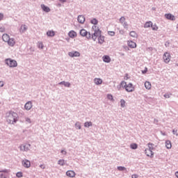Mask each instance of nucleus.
I'll use <instances>...</instances> for the list:
<instances>
[{
    "label": "nucleus",
    "instance_id": "nucleus-1",
    "mask_svg": "<svg viewBox=\"0 0 178 178\" xmlns=\"http://www.w3.org/2000/svg\"><path fill=\"white\" fill-rule=\"evenodd\" d=\"M6 119L9 124H15L19 121V115H17V113L10 111L6 113Z\"/></svg>",
    "mask_w": 178,
    "mask_h": 178
},
{
    "label": "nucleus",
    "instance_id": "nucleus-2",
    "mask_svg": "<svg viewBox=\"0 0 178 178\" xmlns=\"http://www.w3.org/2000/svg\"><path fill=\"white\" fill-rule=\"evenodd\" d=\"M92 29L94 31V33L92 34V40H93V41H96L97 38L102 34V31L97 26H93Z\"/></svg>",
    "mask_w": 178,
    "mask_h": 178
},
{
    "label": "nucleus",
    "instance_id": "nucleus-3",
    "mask_svg": "<svg viewBox=\"0 0 178 178\" xmlns=\"http://www.w3.org/2000/svg\"><path fill=\"white\" fill-rule=\"evenodd\" d=\"M154 143H149L147 144V147L149 149H146L145 150V155H147V156H150V158H154V149H155V147H154Z\"/></svg>",
    "mask_w": 178,
    "mask_h": 178
},
{
    "label": "nucleus",
    "instance_id": "nucleus-4",
    "mask_svg": "<svg viewBox=\"0 0 178 178\" xmlns=\"http://www.w3.org/2000/svg\"><path fill=\"white\" fill-rule=\"evenodd\" d=\"M5 63L7 66H9V67H17V61L12 58H6Z\"/></svg>",
    "mask_w": 178,
    "mask_h": 178
},
{
    "label": "nucleus",
    "instance_id": "nucleus-5",
    "mask_svg": "<svg viewBox=\"0 0 178 178\" xmlns=\"http://www.w3.org/2000/svg\"><path fill=\"white\" fill-rule=\"evenodd\" d=\"M124 88L125 89L127 92H133L134 91V88L133 87V83H125L124 85Z\"/></svg>",
    "mask_w": 178,
    "mask_h": 178
},
{
    "label": "nucleus",
    "instance_id": "nucleus-6",
    "mask_svg": "<svg viewBox=\"0 0 178 178\" xmlns=\"http://www.w3.org/2000/svg\"><path fill=\"white\" fill-rule=\"evenodd\" d=\"M163 59L165 63H169L170 62V54L169 52H165L163 55Z\"/></svg>",
    "mask_w": 178,
    "mask_h": 178
},
{
    "label": "nucleus",
    "instance_id": "nucleus-7",
    "mask_svg": "<svg viewBox=\"0 0 178 178\" xmlns=\"http://www.w3.org/2000/svg\"><path fill=\"white\" fill-rule=\"evenodd\" d=\"M31 148V145H30L29 143L22 145L20 146L21 151H25L26 152H27V151H30Z\"/></svg>",
    "mask_w": 178,
    "mask_h": 178
},
{
    "label": "nucleus",
    "instance_id": "nucleus-8",
    "mask_svg": "<svg viewBox=\"0 0 178 178\" xmlns=\"http://www.w3.org/2000/svg\"><path fill=\"white\" fill-rule=\"evenodd\" d=\"M68 55L71 57V58H79V56H80V52L75 51H70L68 53Z\"/></svg>",
    "mask_w": 178,
    "mask_h": 178
},
{
    "label": "nucleus",
    "instance_id": "nucleus-9",
    "mask_svg": "<svg viewBox=\"0 0 178 178\" xmlns=\"http://www.w3.org/2000/svg\"><path fill=\"white\" fill-rule=\"evenodd\" d=\"M22 165L24 166V168H30V166H31V163L30 162V161L25 159L22 161Z\"/></svg>",
    "mask_w": 178,
    "mask_h": 178
},
{
    "label": "nucleus",
    "instance_id": "nucleus-10",
    "mask_svg": "<svg viewBox=\"0 0 178 178\" xmlns=\"http://www.w3.org/2000/svg\"><path fill=\"white\" fill-rule=\"evenodd\" d=\"M33 108V102L31 101L27 102L24 105V108L26 111H30Z\"/></svg>",
    "mask_w": 178,
    "mask_h": 178
},
{
    "label": "nucleus",
    "instance_id": "nucleus-11",
    "mask_svg": "<svg viewBox=\"0 0 178 178\" xmlns=\"http://www.w3.org/2000/svg\"><path fill=\"white\" fill-rule=\"evenodd\" d=\"M29 27H27L26 24H22L21 25L19 33L21 34H23L24 33H26V31H27Z\"/></svg>",
    "mask_w": 178,
    "mask_h": 178
},
{
    "label": "nucleus",
    "instance_id": "nucleus-12",
    "mask_svg": "<svg viewBox=\"0 0 178 178\" xmlns=\"http://www.w3.org/2000/svg\"><path fill=\"white\" fill-rule=\"evenodd\" d=\"M7 44L9 45V47H15V44H16L15 42V38H10L7 41Z\"/></svg>",
    "mask_w": 178,
    "mask_h": 178
},
{
    "label": "nucleus",
    "instance_id": "nucleus-13",
    "mask_svg": "<svg viewBox=\"0 0 178 178\" xmlns=\"http://www.w3.org/2000/svg\"><path fill=\"white\" fill-rule=\"evenodd\" d=\"M98 44H100V45H102L104 42H105V36H102V34L100 35L98 38Z\"/></svg>",
    "mask_w": 178,
    "mask_h": 178
},
{
    "label": "nucleus",
    "instance_id": "nucleus-14",
    "mask_svg": "<svg viewBox=\"0 0 178 178\" xmlns=\"http://www.w3.org/2000/svg\"><path fill=\"white\" fill-rule=\"evenodd\" d=\"M77 21L81 24H84V22H86V17H84L83 15H79L77 17Z\"/></svg>",
    "mask_w": 178,
    "mask_h": 178
},
{
    "label": "nucleus",
    "instance_id": "nucleus-15",
    "mask_svg": "<svg viewBox=\"0 0 178 178\" xmlns=\"http://www.w3.org/2000/svg\"><path fill=\"white\" fill-rule=\"evenodd\" d=\"M41 8L43 12H46V13H49V12H51V8H49V7H48L47 6H45V4H41Z\"/></svg>",
    "mask_w": 178,
    "mask_h": 178
},
{
    "label": "nucleus",
    "instance_id": "nucleus-16",
    "mask_svg": "<svg viewBox=\"0 0 178 178\" xmlns=\"http://www.w3.org/2000/svg\"><path fill=\"white\" fill-rule=\"evenodd\" d=\"M68 35L70 38H75V37H77V33L74 31H70L68 33Z\"/></svg>",
    "mask_w": 178,
    "mask_h": 178
},
{
    "label": "nucleus",
    "instance_id": "nucleus-17",
    "mask_svg": "<svg viewBox=\"0 0 178 178\" xmlns=\"http://www.w3.org/2000/svg\"><path fill=\"white\" fill-rule=\"evenodd\" d=\"M66 175L68 176V177H74L76 172L73 170H68L66 172Z\"/></svg>",
    "mask_w": 178,
    "mask_h": 178
},
{
    "label": "nucleus",
    "instance_id": "nucleus-18",
    "mask_svg": "<svg viewBox=\"0 0 178 178\" xmlns=\"http://www.w3.org/2000/svg\"><path fill=\"white\" fill-rule=\"evenodd\" d=\"M127 44L129 48H137V44L132 40L128 41Z\"/></svg>",
    "mask_w": 178,
    "mask_h": 178
},
{
    "label": "nucleus",
    "instance_id": "nucleus-19",
    "mask_svg": "<svg viewBox=\"0 0 178 178\" xmlns=\"http://www.w3.org/2000/svg\"><path fill=\"white\" fill-rule=\"evenodd\" d=\"M165 19H168V20H175V15H173L170 13L165 14Z\"/></svg>",
    "mask_w": 178,
    "mask_h": 178
},
{
    "label": "nucleus",
    "instance_id": "nucleus-20",
    "mask_svg": "<svg viewBox=\"0 0 178 178\" xmlns=\"http://www.w3.org/2000/svg\"><path fill=\"white\" fill-rule=\"evenodd\" d=\"M102 59H103V62H105V63H110L111 62V57L109 56H104L102 57Z\"/></svg>",
    "mask_w": 178,
    "mask_h": 178
},
{
    "label": "nucleus",
    "instance_id": "nucleus-21",
    "mask_svg": "<svg viewBox=\"0 0 178 178\" xmlns=\"http://www.w3.org/2000/svg\"><path fill=\"white\" fill-rule=\"evenodd\" d=\"M58 85L59 86H63L67 87V88L70 87V82H66L65 81H63L58 83Z\"/></svg>",
    "mask_w": 178,
    "mask_h": 178
},
{
    "label": "nucleus",
    "instance_id": "nucleus-22",
    "mask_svg": "<svg viewBox=\"0 0 178 178\" xmlns=\"http://www.w3.org/2000/svg\"><path fill=\"white\" fill-rule=\"evenodd\" d=\"M10 38V36L9 35L4 33L2 36V40L4 41V42H7V41Z\"/></svg>",
    "mask_w": 178,
    "mask_h": 178
},
{
    "label": "nucleus",
    "instance_id": "nucleus-23",
    "mask_svg": "<svg viewBox=\"0 0 178 178\" xmlns=\"http://www.w3.org/2000/svg\"><path fill=\"white\" fill-rule=\"evenodd\" d=\"M79 34L82 37H86V35H87V34H88V31H86V29H83L80 31Z\"/></svg>",
    "mask_w": 178,
    "mask_h": 178
},
{
    "label": "nucleus",
    "instance_id": "nucleus-24",
    "mask_svg": "<svg viewBox=\"0 0 178 178\" xmlns=\"http://www.w3.org/2000/svg\"><path fill=\"white\" fill-rule=\"evenodd\" d=\"M165 147L167 149H170V148H172V142H170V140H166Z\"/></svg>",
    "mask_w": 178,
    "mask_h": 178
},
{
    "label": "nucleus",
    "instance_id": "nucleus-25",
    "mask_svg": "<svg viewBox=\"0 0 178 178\" xmlns=\"http://www.w3.org/2000/svg\"><path fill=\"white\" fill-rule=\"evenodd\" d=\"M47 37H54L55 36V31H48L47 32Z\"/></svg>",
    "mask_w": 178,
    "mask_h": 178
},
{
    "label": "nucleus",
    "instance_id": "nucleus-26",
    "mask_svg": "<svg viewBox=\"0 0 178 178\" xmlns=\"http://www.w3.org/2000/svg\"><path fill=\"white\" fill-rule=\"evenodd\" d=\"M94 81H95V83L97 86H99V84H102V79L95 78Z\"/></svg>",
    "mask_w": 178,
    "mask_h": 178
},
{
    "label": "nucleus",
    "instance_id": "nucleus-27",
    "mask_svg": "<svg viewBox=\"0 0 178 178\" xmlns=\"http://www.w3.org/2000/svg\"><path fill=\"white\" fill-rule=\"evenodd\" d=\"M118 170H119L120 172H124V170L126 172H127V168H126V167L124 166H118L117 167Z\"/></svg>",
    "mask_w": 178,
    "mask_h": 178
},
{
    "label": "nucleus",
    "instance_id": "nucleus-28",
    "mask_svg": "<svg viewBox=\"0 0 178 178\" xmlns=\"http://www.w3.org/2000/svg\"><path fill=\"white\" fill-rule=\"evenodd\" d=\"M151 26H152V22L149 21V22H145L144 27L145 29H148L149 27H151Z\"/></svg>",
    "mask_w": 178,
    "mask_h": 178
},
{
    "label": "nucleus",
    "instance_id": "nucleus-29",
    "mask_svg": "<svg viewBox=\"0 0 178 178\" xmlns=\"http://www.w3.org/2000/svg\"><path fill=\"white\" fill-rule=\"evenodd\" d=\"M91 126H92V122L91 121L86 122L84 123V127H87L88 129V127H91Z\"/></svg>",
    "mask_w": 178,
    "mask_h": 178
},
{
    "label": "nucleus",
    "instance_id": "nucleus-30",
    "mask_svg": "<svg viewBox=\"0 0 178 178\" xmlns=\"http://www.w3.org/2000/svg\"><path fill=\"white\" fill-rule=\"evenodd\" d=\"M130 148L131 149H137V148H138V145H137V143H132L130 145Z\"/></svg>",
    "mask_w": 178,
    "mask_h": 178
},
{
    "label": "nucleus",
    "instance_id": "nucleus-31",
    "mask_svg": "<svg viewBox=\"0 0 178 178\" xmlns=\"http://www.w3.org/2000/svg\"><path fill=\"white\" fill-rule=\"evenodd\" d=\"M90 23L94 24V26H97L96 24H98V19H97V18H93L90 20Z\"/></svg>",
    "mask_w": 178,
    "mask_h": 178
},
{
    "label": "nucleus",
    "instance_id": "nucleus-32",
    "mask_svg": "<svg viewBox=\"0 0 178 178\" xmlns=\"http://www.w3.org/2000/svg\"><path fill=\"white\" fill-rule=\"evenodd\" d=\"M65 160L64 159H59L58 161V165H60V166H65Z\"/></svg>",
    "mask_w": 178,
    "mask_h": 178
},
{
    "label": "nucleus",
    "instance_id": "nucleus-33",
    "mask_svg": "<svg viewBox=\"0 0 178 178\" xmlns=\"http://www.w3.org/2000/svg\"><path fill=\"white\" fill-rule=\"evenodd\" d=\"M129 35L131 37H133L134 38H137V33H136V31H131L130 33H129Z\"/></svg>",
    "mask_w": 178,
    "mask_h": 178
},
{
    "label": "nucleus",
    "instance_id": "nucleus-34",
    "mask_svg": "<svg viewBox=\"0 0 178 178\" xmlns=\"http://www.w3.org/2000/svg\"><path fill=\"white\" fill-rule=\"evenodd\" d=\"M145 87L147 90H151V83L149 82H145Z\"/></svg>",
    "mask_w": 178,
    "mask_h": 178
},
{
    "label": "nucleus",
    "instance_id": "nucleus-35",
    "mask_svg": "<svg viewBox=\"0 0 178 178\" xmlns=\"http://www.w3.org/2000/svg\"><path fill=\"white\" fill-rule=\"evenodd\" d=\"M120 104H121V108H124V106H126V101H124V99H121Z\"/></svg>",
    "mask_w": 178,
    "mask_h": 178
},
{
    "label": "nucleus",
    "instance_id": "nucleus-36",
    "mask_svg": "<svg viewBox=\"0 0 178 178\" xmlns=\"http://www.w3.org/2000/svg\"><path fill=\"white\" fill-rule=\"evenodd\" d=\"M151 27H152V29L154 31H156L158 30V26H156V24H152L151 25Z\"/></svg>",
    "mask_w": 178,
    "mask_h": 178
},
{
    "label": "nucleus",
    "instance_id": "nucleus-37",
    "mask_svg": "<svg viewBox=\"0 0 178 178\" xmlns=\"http://www.w3.org/2000/svg\"><path fill=\"white\" fill-rule=\"evenodd\" d=\"M75 127L78 129V130L81 129V125H80V122H77L75 123Z\"/></svg>",
    "mask_w": 178,
    "mask_h": 178
},
{
    "label": "nucleus",
    "instance_id": "nucleus-38",
    "mask_svg": "<svg viewBox=\"0 0 178 178\" xmlns=\"http://www.w3.org/2000/svg\"><path fill=\"white\" fill-rule=\"evenodd\" d=\"M107 98L110 101H115V99H113V96L111 94H108L107 95Z\"/></svg>",
    "mask_w": 178,
    "mask_h": 178
},
{
    "label": "nucleus",
    "instance_id": "nucleus-39",
    "mask_svg": "<svg viewBox=\"0 0 178 178\" xmlns=\"http://www.w3.org/2000/svg\"><path fill=\"white\" fill-rule=\"evenodd\" d=\"M108 35H111V37H115V31H108Z\"/></svg>",
    "mask_w": 178,
    "mask_h": 178
},
{
    "label": "nucleus",
    "instance_id": "nucleus-40",
    "mask_svg": "<svg viewBox=\"0 0 178 178\" xmlns=\"http://www.w3.org/2000/svg\"><path fill=\"white\" fill-rule=\"evenodd\" d=\"M85 37H86L88 40H90V38H92V34H90V32H88Z\"/></svg>",
    "mask_w": 178,
    "mask_h": 178
},
{
    "label": "nucleus",
    "instance_id": "nucleus-41",
    "mask_svg": "<svg viewBox=\"0 0 178 178\" xmlns=\"http://www.w3.org/2000/svg\"><path fill=\"white\" fill-rule=\"evenodd\" d=\"M16 176H17L18 178L23 177V172H18L16 173Z\"/></svg>",
    "mask_w": 178,
    "mask_h": 178
},
{
    "label": "nucleus",
    "instance_id": "nucleus-42",
    "mask_svg": "<svg viewBox=\"0 0 178 178\" xmlns=\"http://www.w3.org/2000/svg\"><path fill=\"white\" fill-rule=\"evenodd\" d=\"M126 84H127L126 81H122L121 83H120V87H122V88H124V86H126Z\"/></svg>",
    "mask_w": 178,
    "mask_h": 178
},
{
    "label": "nucleus",
    "instance_id": "nucleus-43",
    "mask_svg": "<svg viewBox=\"0 0 178 178\" xmlns=\"http://www.w3.org/2000/svg\"><path fill=\"white\" fill-rule=\"evenodd\" d=\"M124 20H126V18L124 17H121L120 18V22H121L122 24H123V23H124Z\"/></svg>",
    "mask_w": 178,
    "mask_h": 178
},
{
    "label": "nucleus",
    "instance_id": "nucleus-44",
    "mask_svg": "<svg viewBox=\"0 0 178 178\" xmlns=\"http://www.w3.org/2000/svg\"><path fill=\"white\" fill-rule=\"evenodd\" d=\"M123 27H124V29H128V27H129V24H127V22H123Z\"/></svg>",
    "mask_w": 178,
    "mask_h": 178
},
{
    "label": "nucleus",
    "instance_id": "nucleus-45",
    "mask_svg": "<svg viewBox=\"0 0 178 178\" xmlns=\"http://www.w3.org/2000/svg\"><path fill=\"white\" fill-rule=\"evenodd\" d=\"M148 72V68L147 67H145L144 70H142V74H145Z\"/></svg>",
    "mask_w": 178,
    "mask_h": 178
},
{
    "label": "nucleus",
    "instance_id": "nucleus-46",
    "mask_svg": "<svg viewBox=\"0 0 178 178\" xmlns=\"http://www.w3.org/2000/svg\"><path fill=\"white\" fill-rule=\"evenodd\" d=\"M38 48H40L41 49L44 48V44H42V42L39 43Z\"/></svg>",
    "mask_w": 178,
    "mask_h": 178
},
{
    "label": "nucleus",
    "instance_id": "nucleus-47",
    "mask_svg": "<svg viewBox=\"0 0 178 178\" xmlns=\"http://www.w3.org/2000/svg\"><path fill=\"white\" fill-rule=\"evenodd\" d=\"M8 172L9 170H8L7 169L0 170V173H8Z\"/></svg>",
    "mask_w": 178,
    "mask_h": 178
},
{
    "label": "nucleus",
    "instance_id": "nucleus-48",
    "mask_svg": "<svg viewBox=\"0 0 178 178\" xmlns=\"http://www.w3.org/2000/svg\"><path fill=\"white\" fill-rule=\"evenodd\" d=\"M172 134L175 135V136H178V133H177V130L176 129H173L172 130Z\"/></svg>",
    "mask_w": 178,
    "mask_h": 178
},
{
    "label": "nucleus",
    "instance_id": "nucleus-49",
    "mask_svg": "<svg viewBox=\"0 0 178 178\" xmlns=\"http://www.w3.org/2000/svg\"><path fill=\"white\" fill-rule=\"evenodd\" d=\"M170 45V42H169L168 41L165 42V47H166V48H168V47H169Z\"/></svg>",
    "mask_w": 178,
    "mask_h": 178
},
{
    "label": "nucleus",
    "instance_id": "nucleus-50",
    "mask_svg": "<svg viewBox=\"0 0 178 178\" xmlns=\"http://www.w3.org/2000/svg\"><path fill=\"white\" fill-rule=\"evenodd\" d=\"M26 122H27V123H31V120L29 118H26Z\"/></svg>",
    "mask_w": 178,
    "mask_h": 178
},
{
    "label": "nucleus",
    "instance_id": "nucleus-51",
    "mask_svg": "<svg viewBox=\"0 0 178 178\" xmlns=\"http://www.w3.org/2000/svg\"><path fill=\"white\" fill-rule=\"evenodd\" d=\"M60 152H61V154H63V155H66V154H67L66 150H61Z\"/></svg>",
    "mask_w": 178,
    "mask_h": 178
},
{
    "label": "nucleus",
    "instance_id": "nucleus-52",
    "mask_svg": "<svg viewBox=\"0 0 178 178\" xmlns=\"http://www.w3.org/2000/svg\"><path fill=\"white\" fill-rule=\"evenodd\" d=\"M164 97H165V98H170V95H169V94H165V95H164Z\"/></svg>",
    "mask_w": 178,
    "mask_h": 178
},
{
    "label": "nucleus",
    "instance_id": "nucleus-53",
    "mask_svg": "<svg viewBox=\"0 0 178 178\" xmlns=\"http://www.w3.org/2000/svg\"><path fill=\"white\" fill-rule=\"evenodd\" d=\"M131 178H138V176L134 174V175H132Z\"/></svg>",
    "mask_w": 178,
    "mask_h": 178
},
{
    "label": "nucleus",
    "instance_id": "nucleus-54",
    "mask_svg": "<svg viewBox=\"0 0 178 178\" xmlns=\"http://www.w3.org/2000/svg\"><path fill=\"white\" fill-rule=\"evenodd\" d=\"M2 19H3V14L0 13V22H1V20H2Z\"/></svg>",
    "mask_w": 178,
    "mask_h": 178
},
{
    "label": "nucleus",
    "instance_id": "nucleus-55",
    "mask_svg": "<svg viewBox=\"0 0 178 178\" xmlns=\"http://www.w3.org/2000/svg\"><path fill=\"white\" fill-rule=\"evenodd\" d=\"M3 31H5V29L3 27L0 28V33H3Z\"/></svg>",
    "mask_w": 178,
    "mask_h": 178
},
{
    "label": "nucleus",
    "instance_id": "nucleus-56",
    "mask_svg": "<svg viewBox=\"0 0 178 178\" xmlns=\"http://www.w3.org/2000/svg\"><path fill=\"white\" fill-rule=\"evenodd\" d=\"M0 178H6V176L3 174L0 175Z\"/></svg>",
    "mask_w": 178,
    "mask_h": 178
},
{
    "label": "nucleus",
    "instance_id": "nucleus-57",
    "mask_svg": "<svg viewBox=\"0 0 178 178\" xmlns=\"http://www.w3.org/2000/svg\"><path fill=\"white\" fill-rule=\"evenodd\" d=\"M124 80H129V74H126V76H124Z\"/></svg>",
    "mask_w": 178,
    "mask_h": 178
},
{
    "label": "nucleus",
    "instance_id": "nucleus-58",
    "mask_svg": "<svg viewBox=\"0 0 178 178\" xmlns=\"http://www.w3.org/2000/svg\"><path fill=\"white\" fill-rule=\"evenodd\" d=\"M3 81H0V87H3Z\"/></svg>",
    "mask_w": 178,
    "mask_h": 178
},
{
    "label": "nucleus",
    "instance_id": "nucleus-59",
    "mask_svg": "<svg viewBox=\"0 0 178 178\" xmlns=\"http://www.w3.org/2000/svg\"><path fill=\"white\" fill-rule=\"evenodd\" d=\"M161 136H166V133H165L162 131H161Z\"/></svg>",
    "mask_w": 178,
    "mask_h": 178
},
{
    "label": "nucleus",
    "instance_id": "nucleus-60",
    "mask_svg": "<svg viewBox=\"0 0 178 178\" xmlns=\"http://www.w3.org/2000/svg\"><path fill=\"white\" fill-rule=\"evenodd\" d=\"M40 168H41L42 169H45V166L42 164L40 165Z\"/></svg>",
    "mask_w": 178,
    "mask_h": 178
},
{
    "label": "nucleus",
    "instance_id": "nucleus-61",
    "mask_svg": "<svg viewBox=\"0 0 178 178\" xmlns=\"http://www.w3.org/2000/svg\"><path fill=\"white\" fill-rule=\"evenodd\" d=\"M29 49H30L31 52H34V48L30 47Z\"/></svg>",
    "mask_w": 178,
    "mask_h": 178
},
{
    "label": "nucleus",
    "instance_id": "nucleus-62",
    "mask_svg": "<svg viewBox=\"0 0 178 178\" xmlns=\"http://www.w3.org/2000/svg\"><path fill=\"white\" fill-rule=\"evenodd\" d=\"M175 176H176V177L178 178V171H177V172H175Z\"/></svg>",
    "mask_w": 178,
    "mask_h": 178
},
{
    "label": "nucleus",
    "instance_id": "nucleus-63",
    "mask_svg": "<svg viewBox=\"0 0 178 178\" xmlns=\"http://www.w3.org/2000/svg\"><path fill=\"white\" fill-rule=\"evenodd\" d=\"M124 49H126V50L129 49V47H127V46L124 47Z\"/></svg>",
    "mask_w": 178,
    "mask_h": 178
},
{
    "label": "nucleus",
    "instance_id": "nucleus-64",
    "mask_svg": "<svg viewBox=\"0 0 178 178\" xmlns=\"http://www.w3.org/2000/svg\"><path fill=\"white\" fill-rule=\"evenodd\" d=\"M176 29H177V30L178 31V24H177Z\"/></svg>",
    "mask_w": 178,
    "mask_h": 178
}]
</instances>
